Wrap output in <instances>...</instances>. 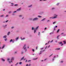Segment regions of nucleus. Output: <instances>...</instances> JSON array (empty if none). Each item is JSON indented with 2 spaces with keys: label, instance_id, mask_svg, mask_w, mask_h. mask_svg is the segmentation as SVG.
<instances>
[{
  "label": "nucleus",
  "instance_id": "nucleus-1",
  "mask_svg": "<svg viewBox=\"0 0 66 66\" xmlns=\"http://www.w3.org/2000/svg\"><path fill=\"white\" fill-rule=\"evenodd\" d=\"M57 15H56V16H54V17H51L50 18L51 19V18L52 19H54V18H56V17H57Z\"/></svg>",
  "mask_w": 66,
  "mask_h": 66
},
{
  "label": "nucleus",
  "instance_id": "nucleus-2",
  "mask_svg": "<svg viewBox=\"0 0 66 66\" xmlns=\"http://www.w3.org/2000/svg\"><path fill=\"white\" fill-rule=\"evenodd\" d=\"M58 43L59 44H61V46H63V45H64L62 43V42H61L60 43Z\"/></svg>",
  "mask_w": 66,
  "mask_h": 66
},
{
  "label": "nucleus",
  "instance_id": "nucleus-3",
  "mask_svg": "<svg viewBox=\"0 0 66 66\" xmlns=\"http://www.w3.org/2000/svg\"><path fill=\"white\" fill-rule=\"evenodd\" d=\"M38 19V18H34L33 20V21H34L35 20H37Z\"/></svg>",
  "mask_w": 66,
  "mask_h": 66
},
{
  "label": "nucleus",
  "instance_id": "nucleus-4",
  "mask_svg": "<svg viewBox=\"0 0 66 66\" xmlns=\"http://www.w3.org/2000/svg\"><path fill=\"white\" fill-rule=\"evenodd\" d=\"M13 60H14V58L13 57H12L11 60V62H12V61H13Z\"/></svg>",
  "mask_w": 66,
  "mask_h": 66
},
{
  "label": "nucleus",
  "instance_id": "nucleus-5",
  "mask_svg": "<svg viewBox=\"0 0 66 66\" xmlns=\"http://www.w3.org/2000/svg\"><path fill=\"white\" fill-rule=\"evenodd\" d=\"M23 49H26V45H24V46L23 47Z\"/></svg>",
  "mask_w": 66,
  "mask_h": 66
},
{
  "label": "nucleus",
  "instance_id": "nucleus-6",
  "mask_svg": "<svg viewBox=\"0 0 66 66\" xmlns=\"http://www.w3.org/2000/svg\"><path fill=\"white\" fill-rule=\"evenodd\" d=\"M5 46V45H3V47H2V48H1L3 49V48H4Z\"/></svg>",
  "mask_w": 66,
  "mask_h": 66
},
{
  "label": "nucleus",
  "instance_id": "nucleus-7",
  "mask_svg": "<svg viewBox=\"0 0 66 66\" xmlns=\"http://www.w3.org/2000/svg\"><path fill=\"white\" fill-rule=\"evenodd\" d=\"M21 10V8H20L18 9L17 10V11H20Z\"/></svg>",
  "mask_w": 66,
  "mask_h": 66
},
{
  "label": "nucleus",
  "instance_id": "nucleus-8",
  "mask_svg": "<svg viewBox=\"0 0 66 66\" xmlns=\"http://www.w3.org/2000/svg\"><path fill=\"white\" fill-rule=\"evenodd\" d=\"M63 42H64V44H66V42L65 41H63Z\"/></svg>",
  "mask_w": 66,
  "mask_h": 66
},
{
  "label": "nucleus",
  "instance_id": "nucleus-9",
  "mask_svg": "<svg viewBox=\"0 0 66 66\" xmlns=\"http://www.w3.org/2000/svg\"><path fill=\"white\" fill-rule=\"evenodd\" d=\"M21 39L22 40H23V39H24L25 38H24L23 39H22L21 37Z\"/></svg>",
  "mask_w": 66,
  "mask_h": 66
},
{
  "label": "nucleus",
  "instance_id": "nucleus-10",
  "mask_svg": "<svg viewBox=\"0 0 66 66\" xmlns=\"http://www.w3.org/2000/svg\"><path fill=\"white\" fill-rule=\"evenodd\" d=\"M59 36H60V35H59V36H57V39H59V38H58L59 37Z\"/></svg>",
  "mask_w": 66,
  "mask_h": 66
},
{
  "label": "nucleus",
  "instance_id": "nucleus-11",
  "mask_svg": "<svg viewBox=\"0 0 66 66\" xmlns=\"http://www.w3.org/2000/svg\"><path fill=\"white\" fill-rule=\"evenodd\" d=\"M38 26L36 28V30H37V29H38Z\"/></svg>",
  "mask_w": 66,
  "mask_h": 66
},
{
  "label": "nucleus",
  "instance_id": "nucleus-12",
  "mask_svg": "<svg viewBox=\"0 0 66 66\" xmlns=\"http://www.w3.org/2000/svg\"><path fill=\"white\" fill-rule=\"evenodd\" d=\"M37 58H36V59H33V60H37Z\"/></svg>",
  "mask_w": 66,
  "mask_h": 66
},
{
  "label": "nucleus",
  "instance_id": "nucleus-13",
  "mask_svg": "<svg viewBox=\"0 0 66 66\" xmlns=\"http://www.w3.org/2000/svg\"><path fill=\"white\" fill-rule=\"evenodd\" d=\"M59 31H60V29H58L57 30V33H58V32H59Z\"/></svg>",
  "mask_w": 66,
  "mask_h": 66
},
{
  "label": "nucleus",
  "instance_id": "nucleus-14",
  "mask_svg": "<svg viewBox=\"0 0 66 66\" xmlns=\"http://www.w3.org/2000/svg\"><path fill=\"white\" fill-rule=\"evenodd\" d=\"M24 59V57H23L21 59V60H23V59Z\"/></svg>",
  "mask_w": 66,
  "mask_h": 66
},
{
  "label": "nucleus",
  "instance_id": "nucleus-15",
  "mask_svg": "<svg viewBox=\"0 0 66 66\" xmlns=\"http://www.w3.org/2000/svg\"><path fill=\"white\" fill-rule=\"evenodd\" d=\"M4 38H6V36H4Z\"/></svg>",
  "mask_w": 66,
  "mask_h": 66
},
{
  "label": "nucleus",
  "instance_id": "nucleus-16",
  "mask_svg": "<svg viewBox=\"0 0 66 66\" xmlns=\"http://www.w3.org/2000/svg\"><path fill=\"white\" fill-rule=\"evenodd\" d=\"M18 37L17 38H15V39L16 40H17V39H18Z\"/></svg>",
  "mask_w": 66,
  "mask_h": 66
},
{
  "label": "nucleus",
  "instance_id": "nucleus-17",
  "mask_svg": "<svg viewBox=\"0 0 66 66\" xmlns=\"http://www.w3.org/2000/svg\"><path fill=\"white\" fill-rule=\"evenodd\" d=\"M10 32H8V33L7 34V35H9V34H10Z\"/></svg>",
  "mask_w": 66,
  "mask_h": 66
},
{
  "label": "nucleus",
  "instance_id": "nucleus-18",
  "mask_svg": "<svg viewBox=\"0 0 66 66\" xmlns=\"http://www.w3.org/2000/svg\"><path fill=\"white\" fill-rule=\"evenodd\" d=\"M19 64L20 65H21V64H22V62H20L19 63Z\"/></svg>",
  "mask_w": 66,
  "mask_h": 66
},
{
  "label": "nucleus",
  "instance_id": "nucleus-19",
  "mask_svg": "<svg viewBox=\"0 0 66 66\" xmlns=\"http://www.w3.org/2000/svg\"><path fill=\"white\" fill-rule=\"evenodd\" d=\"M36 29H35L34 30V33H35V32H36Z\"/></svg>",
  "mask_w": 66,
  "mask_h": 66
},
{
  "label": "nucleus",
  "instance_id": "nucleus-20",
  "mask_svg": "<svg viewBox=\"0 0 66 66\" xmlns=\"http://www.w3.org/2000/svg\"><path fill=\"white\" fill-rule=\"evenodd\" d=\"M2 61H5V60H4L3 59H2Z\"/></svg>",
  "mask_w": 66,
  "mask_h": 66
},
{
  "label": "nucleus",
  "instance_id": "nucleus-21",
  "mask_svg": "<svg viewBox=\"0 0 66 66\" xmlns=\"http://www.w3.org/2000/svg\"><path fill=\"white\" fill-rule=\"evenodd\" d=\"M60 48H57L56 49V50H60Z\"/></svg>",
  "mask_w": 66,
  "mask_h": 66
},
{
  "label": "nucleus",
  "instance_id": "nucleus-22",
  "mask_svg": "<svg viewBox=\"0 0 66 66\" xmlns=\"http://www.w3.org/2000/svg\"><path fill=\"white\" fill-rule=\"evenodd\" d=\"M45 19H46L45 18L44 19L42 20V21H43V20H45Z\"/></svg>",
  "mask_w": 66,
  "mask_h": 66
},
{
  "label": "nucleus",
  "instance_id": "nucleus-23",
  "mask_svg": "<svg viewBox=\"0 0 66 66\" xmlns=\"http://www.w3.org/2000/svg\"><path fill=\"white\" fill-rule=\"evenodd\" d=\"M13 41V40L12 39H11V40H10V42H12Z\"/></svg>",
  "mask_w": 66,
  "mask_h": 66
},
{
  "label": "nucleus",
  "instance_id": "nucleus-24",
  "mask_svg": "<svg viewBox=\"0 0 66 66\" xmlns=\"http://www.w3.org/2000/svg\"><path fill=\"white\" fill-rule=\"evenodd\" d=\"M9 14H11V11H9V12H8Z\"/></svg>",
  "mask_w": 66,
  "mask_h": 66
},
{
  "label": "nucleus",
  "instance_id": "nucleus-25",
  "mask_svg": "<svg viewBox=\"0 0 66 66\" xmlns=\"http://www.w3.org/2000/svg\"><path fill=\"white\" fill-rule=\"evenodd\" d=\"M42 51H41L40 52V53H39V54H40L42 53Z\"/></svg>",
  "mask_w": 66,
  "mask_h": 66
},
{
  "label": "nucleus",
  "instance_id": "nucleus-26",
  "mask_svg": "<svg viewBox=\"0 0 66 66\" xmlns=\"http://www.w3.org/2000/svg\"><path fill=\"white\" fill-rule=\"evenodd\" d=\"M32 5H31L30 6H28L29 7H30L31 6H32Z\"/></svg>",
  "mask_w": 66,
  "mask_h": 66
},
{
  "label": "nucleus",
  "instance_id": "nucleus-27",
  "mask_svg": "<svg viewBox=\"0 0 66 66\" xmlns=\"http://www.w3.org/2000/svg\"><path fill=\"white\" fill-rule=\"evenodd\" d=\"M18 5V4H16L14 5V6H17Z\"/></svg>",
  "mask_w": 66,
  "mask_h": 66
},
{
  "label": "nucleus",
  "instance_id": "nucleus-28",
  "mask_svg": "<svg viewBox=\"0 0 66 66\" xmlns=\"http://www.w3.org/2000/svg\"><path fill=\"white\" fill-rule=\"evenodd\" d=\"M32 30H34V28H33V27H32Z\"/></svg>",
  "mask_w": 66,
  "mask_h": 66
},
{
  "label": "nucleus",
  "instance_id": "nucleus-29",
  "mask_svg": "<svg viewBox=\"0 0 66 66\" xmlns=\"http://www.w3.org/2000/svg\"><path fill=\"white\" fill-rule=\"evenodd\" d=\"M55 22H53V24H54V23H55Z\"/></svg>",
  "mask_w": 66,
  "mask_h": 66
},
{
  "label": "nucleus",
  "instance_id": "nucleus-30",
  "mask_svg": "<svg viewBox=\"0 0 66 66\" xmlns=\"http://www.w3.org/2000/svg\"><path fill=\"white\" fill-rule=\"evenodd\" d=\"M16 63V64H15V65H18V63Z\"/></svg>",
  "mask_w": 66,
  "mask_h": 66
},
{
  "label": "nucleus",
  "instance_id": "nucleus-31",
  "mask_svg": "<svg viewBox=\"0 0 66 66\" xmlns=\"http://www.w3.org/2000/svg\"><path fill=\"white\" fill-rule=\"evenodd\" d=\"M53 40H52L51 41V43H52V42H53Z\"/></svg>",
  "mask_w": 66,
  "mask_h": 66
},
{
  "label": "nucleus",
  "instance_id": "nucleus-32",
  "mask_svg": "<svg viewBox=\"0 0 66 66\" xmlns=\"http://www.w3.org/2000/svg\"><path fill=\"white\" fill-rule=\"evenodd\" d=\"M32 51H33V52H34V50L33 49L32 50Z\"/></svg>",
  "mask_w": 66,
  "mask_h": 66
},
{
  "label": "nucleus",
  "instance_id": "nucleus-33",
  "mask_svg": "<svg viewBox=\"0 0 66 66\" xmlns=\"http://www.w3.org/2000/svg\"><path fill=\"white\" fill-rule=\"evenodd\" d=\"M9 60H10V59H9V58H8L7 59V61H9Z\"/></svg>",
  "mask_w": 66,
  "mask_h": 66
},
{
  "label": "nucleus",
  "instance_id": "nucleus-34",
  "mask_svg": "<svg viewBox=\"0 0 66 66\" xmlns=\"http://www.w3.org/2000/svg\"><path fill=\"white\" fill-rule=\"evenodd\" d=\"M38 17H39V18H40V17H41V16H38Z\"/></svg>",
  "mask_w": 66,
  "mask_h": 66
},
{
  "label": "nucleus",
  "instance_id": "nucleus-35",
  "mask_svg": "<svg viewBox=\"0 0 66 66\" xmlns=\"http://www.w3.org/2000/svg\"><path fill=\"white\" fill-rule=\"evenodd\" d=\"M63 61H61V63H63Z\"/></svg>",
  "mask_w": 66,
  "mask_h": 66
},
{
  "label": "nucleus",
  "instance_id": "nucleus-36",
  "mask_svg": "<svg viewBox=\"0 0 66 66\" xmlns=\"http://www.w3.org/2000/svg\"><path fill=\"white\" fill-rule=\"evenodd\" d=\"M59 4V3H57V4H56L57 5H58Z\"/></svg>",
  "mask_w": 66,
  "mask_h": 66
},
{
  "label": "nucleus",
  "instance_id": "nucleus-37",
  "mask_svg": "<svg viewBox=\"0 0 66 66\" xmlns=\"http://www.w3.org/2000/svg\"><path fill=\"white\" fill-rule=\"evenodd\" d=\"M39 34H40V32H39L38 33V35H39Z\"/></svg>",
  "mask_w": 66,
  "mask_h": 66
},
{
  "label": "nucleus",
  "instance_id": "nucleus-38",
  "mask_svg": "<svg viewBox=\"0 0 66 66\" xmlns=\"http://www.w3.org/2000/svg\"><path fill=\"white\" fill-rule=\"evenodd\" d=\"M3 15H2L1 16V17H3Z\"/></svg>",
  "mask_w": 66,
  "mask_h": 66
},
{
  "label": "nucleus",
  "instance_id": "nucleus-39",
  "mask_svg": "<svg viewBox=\"0 0 66 66\" xmlns=\"http://www.w3.org/2000/svg\"><path fill=\"white\" fill-rule=\"evenodd\" d=\"M23 52H22L21 54H23Z\"/></svg>",
  "mask_w": 66,
  "mask_h": 66
},
{
  "label": "nucleus",
  "instance_id": "nucleus-40",
  "mask_svg": "<svg viewBox=\"0 0 66 66\" xmlns=\"http://www.w3.org/2000/svg\"><path fill=\"white\" fill-rule=\"evenodd\" d=\"M46 29H47V28L45 27V30H46Z\"/></svg>",
  "mask_w": 66,
  "mask_h": 66
},
{
  "label": "nucleus",
  "instance_id": "nucleus-41",
  "mask_svg": "<svg viewBox=\"0 0 66 66\" xmlns=\"http://www.w3.org/2000/svg\"><path fill=\"white\" fill-rule=\"evenodd\" d=\"M52 33L53 34V33H52V32H51V33L50 34V35H51V34H52Z\"/></svg>",
  "mask_w": 66,
  "mask_h": 66
},
{
  "label": "nucleus",
  "instance_id": "nucleus-42",
  "mask_svg": "<svg viewBox=\"0 0 66 66\" xmlns=\"http://www.w3.org/2000/svg\"><path fill=\"white\" fill-rule=\"evenodd\" d=\"M22 16V15H20L19 16V17H21Z\"/></svg>",
  "mask_w": 66,
  "mask_h": 66
},
{
  "label": "nucleus",
  "instance_id": "nucleus-43",
  "mask_svg": "<svg viewBox=\"0 0 66 66\" xmlns=\"http://www.w3.org/2000/svg\"><path fill=\"white\" fill-rule=\"evenodd\" d=\"M53 9H54V8H52V10H53Z\"/></svg>",
  "mask_w": 66,
  "mask_h": 66
},
{
  "label": "nucleus",
  "instance_id": "nucleus-44",
  "mask_svg": "<svg viewBox=\"0 0 66 66\" xmlns=\"http://www.w3.org/2000/svg\"><path fill=\"white\" fill-rule=\"evenodd\" d=\"M11 28H12V29H13V28H14V27H11Z\"/></svg>",
  "mask_w": 66,
  "mask_h": 66
},
{
  "label": "nucleus",
  "instance_id": "nucleus-45",
  "mask_svg": "<svg viewBox=\"0 0 66 66\" xmlns=\"http://www.w3.org/2000/svg\"><path fill=\"white\" fill-rule=\"evenodd\" d=\"M5 41H6V40L7 39H5Z\"/></svg>",
  "mask_w": 66,
  "mask_h": 66
},
{
  "label": "nucleus",
  "instance_id": "nucleus-46",
  "mask_svg": "<svg viewBox=\"0 0 66 66\" xmlns=\"http://www.w3.org/2000/svg\"><path fill=\"white\" fill-rule=\"evenodd\" d=\"M16 11H14V12H13V13H16Z\"/></svg>",
  "mask_w": 66,
  "mask_h": 66
},
{
  "label": "nucleus",
  "instance_id": "nucleus-47",
  "mask_svg": "<svg viewBox=\"0 0 66 66\" xmlns=\"http://www.w3.org/2000/svg\"><path fill=\"white\" fill-rule=\"evenodd\" d=\"M46 60H47V59H45L44 60V61H46Z\"/></svg>",
  "mask_w": 66,
  "mask_h": 66
},
{
  "label": "nucleus",
  "instance_id": "nucleus-48",
  "mask_svg": "<svg viewBox=\"0 0 66 66\" xmlns=\"http://www.w3.org/2000/svg\"><path fill=\"white\" fill-rule=\"evenodd\" d=\"M8 21V20H7V21H5V22H7V21Z\"/></svg>",
  "mask_w": 66,
  "mask_h": 66
},
{
  "label": "nucleus",
  "instance_id": "nucleus-49",
  "mask_svg": "<svg viewBox=\"0 0 66 66\" xmlns=\"http://www.w3.org/2000/svg\"><path fill=\"white\" fill-rule=\"evenodd\" d=\"M30 61H31V60H29L28 62H30Z\"/></svg>",
  "mask_w": 66,
  "mask_h": 66
},
{
  "label": "nucleus",
  "instance_id": "nucleus-50",
  "mask_svg": "<svg viewBox=\"0 0 66 66\" xmlns=\"http://www.w3.org/2000/svg\"><path fill=\"white\" fill-rule=\"evenodd\" d=\"M37 49V47H36V49Z\"/></svg>",
  "mask_w": 66,
  "mask_h": 66
},
{
  "label": "nucleus",
  "instance_id": "nucleus-51",
  "mask_svg": "<svg viewBox=\"0 0 66 66\" xmlns=\"http://www.w3.org/2000/svg\"><path fill=\"white\" fill-rule=\"evenodd\" d=\"M52 55H52H51L50 56V57Z\"/></svg>",
  "mask_w": 66,
  "mask_h": 66
},
{
  "label": "nucleus",
  "instance_id": "nucleus-52",
  "mask_svg": "<svg viewBox=\"0 0 66 66\" xmlns=\"http://www.w3.org/2000/svg\"><path fill=\"white\" fill-rule=\"evenodd\" d=\"M12 43H14V41L13 40V41H12Z\"/></svg>",
  "mask_w": 66,
  "mask_h": 66
},
{
  "label": "nucleus",
  "instance_id": "nucleus-53",
  "mask_svg": "<svg viewBox=\"0 0 66 66\" xmlns=\"http://www.w3.org/2000/svg\"><path fill=\"white\" fill-rule=\"evenodd\" d=\"M8 16V15H7L6 16V17H7Z\"/></svg>",
  "mask_w": 66,
  "mask_h": 66
},
{
  "label": "nucleus",
  "instance_id": "nucleus-54",
  "mask_svg": "<svg viewBox=\"0 0 66 66\" xmlns=\"http://www.w3.org/2000/svg\"><path fill=\"white\" fill-rule=\"evenodd\" d=\"M41 50H42L43 49V48H41Z\"/></svg>",
  "mask_w": 66,
  "mask_h": 66
},
{
  "label": "nucleus",
  "instance_id": "nucleus-55",
  "mask_svg": "<svg viewBox=\"0 0 66 66\" xmlns=\"http://www.w3.org/2000/svg\"><path fill=\"white\" fill-rule=\"evenodd\" d=\"M57 26H55V28H57Z\"/></svg>",
  "mask_w": 66,
  "mask_h": 66
},
{
  "label": "nucleus",
  "instance_id": "nucleus-56",
  "mask_svg": "<svg viewBox=\"0 0 66 66\" xmlns=\"http://www.w3.org/2000/svg\"><path fill=\"white\" fill-rule=\"evenodd\" d=\"M31 66V64H29V65H28V66Z\"/></svg>",
  "mask_w": 66,
  "mask_h": 66
},
{
  "label": "nucleus",
  "instance_id": "nucleus-57",
  "mask_svg": "<svg viewBox=\"0 0 66 66\" xmlns=\"http://www.w3.org/2000/svg\"><path fill=\"white\" fill-rule=\"evenodd\" d=\"M54 59H53V61H54Z\"/></svg>",
  "mask_w": 66,
  "mask_h": 66
},
{
  "label": "nucleus",
  "instance_id": "nucleus-58",
  "mask_svg": "<svg viewBox=\"0 0 66 66\" xmlns=\"http://www.w3.org/2000/svg\"><path fill=\"white\" fill-rule=\"evenodd\" d=\"M17 53V52H15V53Z\"/></svg>",
  "mask_w": 66,
  "mask_h": 66
},
{
  "label": "nucleus",
  "instance_id": "nucleus-59",
  "mask_svg": "<svg viewBox=\"0 0 66 66\" xmlns=\"http://www.w3.org/2000/svg\"><path fill=\"white\" fill-rule=\"evenodd\" d=\"M49 47H50V45H49L48 47V48H49Z\"/></svg>",
  "mask_w": 66,
  "mask_h": 66
},
{
  "label": "nucleus",
  "instance_id": "nucleus-60",
  "mask_svg": "<svg viewBox=\"0 0 66 66\" xmlns=\"http://www.w3.org/2000/svg\"><path fill=\"white\" fill-rule=\"evenodd\" d=\"M11 4H13H13H14L13 3H11Z\"/></svg>",
  "mask_w": 66,
  "mask_h": 66
},
{
  "label": "nucleus",
  "instance_id": "nucleus-61",
  "mask_svg": "<svg viewBox=\"0 0 66 66\" xmlns=\"http://www.w3.org/2000/svg\"><path fill=\"white\" fill-rule=\"evenodd\" d=\"M50 20H47V22H48V21H49Z\"/></svg>",
  "mask_w": 66,
  "mask_h": 66
},
{
  "label": "nucleus",
  "instance_id": "nucleus-62",
  "mask_svg": "<svg viewBox=\"0 0 66 66\" xmlns=\"http://www.w3.org/2000/svg\"><path fill=\"white\" fill-rule=\"evenodd\" d=\"M28 66V64H27L26 65V66Z\"/></svg>",
  "mask_w": 66,
  "mask_h": 66
},
{
  "label": "nucleus",
  "instance_id": "nucleus-63",
  "mask_svg": "<svg viewBox=\"0 0 66 66\" xmlns=\"http://www.w3.org/2000/svg\"><path fill=\"white\" fill-rule=\"evenodd\" d=\"M27 60H26L25 62H27Z\"/></svg>",
  "mask_w": 66,
  "mask_h": 66
},
{
  "label": "nucleus",
  "instance_id": "nucleus-64",
  "mask_svg": "<svg viewBox=\"0 0 66 66\" xmlns=\"http://www.w3.org/2000/svg\"><path fill=\"white\" fill-rule=\"evenodd\" d=\"M3 11H5V9H4V10H3Z\"/></svg>",
  "mask_w": 66,
  "mask_h": 66
}]
</instances>
